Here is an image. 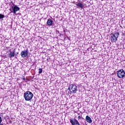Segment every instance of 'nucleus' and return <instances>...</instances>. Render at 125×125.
I'll list each match as a JSON object with an SVG mask.
<instances>
[{
	"instance_id": "nucleus-1",
	"label": "nucleus",
	"mask_w": 125,
	"mask_h": 125,
	"mask_svg": "<svg viewBox=\"0 0 125 125\" xmlns=\"http://www.w3.org/2000/svg\"><path fill=\"white\" fill-rule=\"evenodd\" d=\"M23 96L26 101H30V100H31L32 98H33V93L27 91L24 93Z\"/></svg>"
},
{
	"instance_id": "nucleus-2",
	"label": "nucleus",
	"mask_w": 125,
	"mask_h": 125,
	"mask_svg": "<svg viewBox=\"0 0 125 125\" xmlns=\"http://www.w3.org/2000/svg\"><path fill=\"white\" fill-rule=\"evenodd\" d=\"M68 89L72 93H76L78 91V86L75 84L69 85Z\"/></svg>"
},
{
	"instance_id": "nucleus-3",
	"label": "nucleus",
	"mask_w": 125,
	"mask_h": 125,
	"mask_svg": "<svg viewBox=\"0 0 125 125\" xmlns=\"http://www.w3.org/2000/svg\"><path fill=\"white\" fill-rule=\"evenodd\" d=\"M119 35L120 33L119 32L115 33L114 34H112L110 37L111 42H117V40H118V38Z\"/></svg>"
},
{
	"instance_id": "nucleus-4",
	"label": "nucleus",
	"mask_w": 125,
	"mask_h": 125,
	"mask_svg": "<svg viewBox=\"0 0 125 125\" xmlns=\"http://www.w3.org/2000/svg\"><path fill=\"white\" fill-rule=\"evenodd\" d=\"M117 76L119 79H124L125 77V71L123 69H120L117 71Z\"/></svg>"
},
{
	"instance_id": "nucleus-5",
	"label": "nucleus",
	"mask_w": 125,
	"mask_h": 125,
	"mask_svg": "<svg viewBox=\"0 0 125 125\" xmlns=\"http://www.w3.org/2000/svg\"><path fill=\"white\" fill-rule=\"evenodd\" d=\"M10 10L11 11V13H14V14H16V12L20 10V8L17 6V5L14 4L13 6H12V10L11 9H10Z\"/></svg>"
},
{
	"instance_id": "nucleus-6",
	"label": "nucleus",
	"mask_w": 125,
	"mask_h": 125,
	"mask_svg": "<svg viewBox=\"0 0 125 125\" xmlns=\"http://www.w3.org/2000/svg\"><path fill=\"white\" fill-rule=\"evenodd\" d=\"M28 49L27 50H24L23 51H22L21 52V56L22 57V58H25V57H27L28 56Z\"/></svg>"
},
{
	"instance_id": "nucleus-7",
	"label": "nucleus",
	"mask_w": 125,
	"mask_h": 125,
	"mask_svg": "<svg viewBox=\"0 0 125 125\" xmlns=\"http://www.w3.org/2000/svg\"><path fill=\"white\" fill-rule=\"evenodd\" d=\"M70 123H71L72 125H81L80 123H79V121H78V120L76 119H74L73 120L70 119Z\"/></svg>"
},
{
	"instance_id": "nucleus-8",
	"label": "nucleus",
	"mask_w": 125,
	"mask_h": 125,
	"mask_svg": "<svg viewBox=\"0 0 125 125\" xmlns=\"http://www.w3.org/2000/svg\"><path fill=\"white\" fill-rule=\"evenodd\" d=\"M8 55L10 58H12V57H14V56H15V49H14L13 52L10 51Z\"/></svg>"
},
{
	"instance_id": "nucleus-9",
	"label": "nucleus",
	"mask_w": 125,
	"mask_h": 125,
	"mask_svg": "<svg viewBox=\"0 0 125 125\" xmlns=\"http://www.w3.org/2000/svg\"><path fill=\"white\" fill-rule=\"evenodd\" d=\"M47 24L48 26H54V21L51 19H48L47 21Z\"/></svg>"
},
{
	"instance_id": "nucleus-10",
	"label": "nucleus",
	"mask_w": 125,
	"mask_h": 125,
	"mask_svg": "<svg viewBox=\"0 0 125 125\" xmlns=\"http://www.w3.org/2000/svg\"><path fill=\"white\" fill-rule=\"evenodd\" d=\"M85 120L87 123H89V124H91V123H92L91 118L88 116H86Z\"/></svg>"
},
{
	"instance_id": "nucleus-11",
	"label": "nucleus",
	"mask_w": 125,
	"mask_h": 125,
	"mask_svg": "<svg viewBox=\"0 0 125 125\" xmlns=\"http://www.w3.org/2000/svg\"><path fill=\"white\" fill-rule=\"evenodd\" d=\"M76 5L81 8H83V5L82 4V3H78V4H76Z\"/></svg>"
},
{
	"instance_id": "nucleus-12",
	"label": "nucleus",
	"mask_w": 125,
	"mask_h": 125,
	"mask_svg": "<svg viewBox=\"0 0 125 125\" xmlns=\"http://www.w3.org/2000/svg\"><path fill=\"white\" fill-rule=\"evenodd\" d=\"M4 18V15H2L1 14H0V20Z\"/></svg>"
},
{
	"instance_id": "nucleus-13",
	"label": "nucleus",
	"mask_w": 125,
	"mask_h": 125,
	"mask_svg": "<svg viewBox=\"0 0 125 125\" xmlns=\"http://www.w3.org/2000/svg\"><path fill=\"white\" fill-rule=\"evenodd\" d=\"M42 69L39 68V74H42Z\"/></svg>"
},
{
	"instance_id": "nucleus-14",
	"label": "nucleus",
	"mask_w": 125,
	"mask_h": 125,
	"mask_svg": "<svg viewBox=\"0 0 125 125\" xmlns=\"http://www.w3.org/2000/svg\"><path fill=\"white\" fill-rule=\"evenodd\" d=\"M78 120H80V119H82V116L80 115L78 116Z\"/></svg>"
},
{
	"instance_id": "nucleus-15",
	"label": "nucleus",
	"mask_w": 125,
	"mask_h": 125,
	"mask_svg": "<svg viewBox=\"0 0 125 125\" xmlns=\"http://www.w3.org/2000/svg\"><path fill=\"white\" fill-rule=\"evenodd\" d=\"M2 122V119H1V117L0 116V124H1Z\"/></svg>"
},
{
	"instance_id": "nucleus-16",
	"label": "nucleus",
	"mask_w": 125,
	"mask_h": 125,
	"mask_svg": "<svg viewBox=\"0 0 125 125\" xmlns=\"http://www.w3.org/2000/svg\"><path fill=\"white\" fill-rule=\"evenodd\" d=\"M19 53H17V54H18Z\"/></svg>"
}]
</instances>
